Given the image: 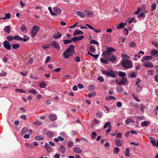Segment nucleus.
<instances>
[{"label":"nucleus","instance_id":"obj_51","mask_svg":"<svg viewBox=\"0 0 158 158\" xmlns=\"http://www.w3.org/2000/svg\"><path fill=\"white\" fill-rule=\"evenodd\" d=\"M29 92L33 94H35L37 93L36 90L33 88L31 89L29 91Z\"/></svg>","mask_w":158,"mask_h":158},{"label":"nucleus","instance_id":"obj_21","mask_svg":"<svg viewBox=\"0 0 158 158\" xmlns=\"http://www.w3.org/2000/svg\"><path fill=\"white\" fill-rule=\"evenodd\" d=\"M46 135L48 138H51L54 136V134L52 131H49L47 132Z\"/></svg>","mask_w":158,"mask_h":158},{"label":"nucleus","instance_id":"obj_27","mask_svg":"<svg viewBox=\"0 0 158 158\" xmlns=\"http://www.w3.org/2000/svg\"><path fill=\"white\" fill-rule=\"evenodd\" d=\"M15 91L16 92L24 93H26L25 91L21 89H15Z\"/></svg>","mask_w":158,"mask_h":158},{"label":"nucleus","instance_id":"obj_60","mask_svg":"<svg viewBox=\"0 0 158 158\" xmlns=\"http://www.w3.org/2000/svg\"><path fill=\"white\" fill-rule=\"evenodd\" d=\"M89 49L90 51L91 52H94L95 51V47L94 46H90Z\"/></svg>","mask_w":158,"mask_h":158},{"label":"nucleus","instance_id":"obj_46","mask_svg":"<svg viewBox=\"0 0 158 158\" xmlns=\"http://www.w3.org/2000/svg\"><path fill=\"white\" fill-rule=\"evenodd\" d=\"M73 144V143L72 141H69L68 143V146L69 148H71Z\"/></svg>","mask_w":158,"mask_h":158},{"label":"nucleus","instance_id":"obj_19","mask_svg":"<svg viewBox=\"0 0 158 158\" xmlns=\"http://www.w3.org/2000/svg\"><path fill=\"white\" fill-rule=\"evenodd\" d=\"M130 148H127L126 149L125 155V156L127 157H129L130 156V155L129 154V151Z\"/></svg>","mask_w":158,"mask_h":158},{"label":"nucleus","instance_id":"obj_5","mask_svg":"<svg viewBox=\"0 0 158 158\" xmlns=\"http://www.w3.org/2000/svg\"><path fill=\"white\" fill-rule=\"evenodd\" d=\"M50 45L55 48L57 49L58 51H59L60 49L61 48L59 44L56 41L52 42L50 43Z\"/></svg>","mask_w":158,"mask_h":158},{"label":"nucleus","instance_id":"obj_42","mask_svg":"<svg viewBox=\"0 0 158 158\" xmlns=\"http://www.w3.org/2000/svg\"><path fill=\"white\" fill-rule=\"evenodd\" d=\"M145 14L143 12H141L139 15H138L137 18H140L142 17L144 18L145 17Z\"/></svg>","mask_w":158,"mask_h":158},{"label":"nucleus","instance_id":"obj_25","mask_svg":"<svg viewBox=\"0 0 158 158\" xmlns=\"http://www.w3.org/2000/svg\"><path fill=\"white\" fill-rule=\"evenodd\" d=\"M59 150L62 153H65V148L64 146L61 145L60 146V148H59Z\"/></svg>","mask_w":158,"mask_h":158},{"label":"nucleus","instance_id":"obj_18","mask_svg":"<svg viewBox=\"0 0 158 158\" xmlns=\"http://www.w3.org/2000/svg\"><path fill=\"white\" fill-rule=\"evenodd\" d=\"M152 57L151 56H145L142 60V61L144 62L145 61H146L148 60H151L152 59Z\"/></svg>","mask_w":158,"mask_h":158},{"label":"nucleus","instance_id":"obj_15","mask_svg":"<svg viewBox=\"0 0 158 158\" xmlns=\"http://www.w3.org/2000/svg\"><path fill=\"white\" fill-rule=\"evenodd\" d=\"M84 33L80 30H75L73 33V35L75 36L77 35H83Z\"/></svg>","mask_w":158,"mask_h":158},{"label":"nucleus","instance_id":"obj_53","mask_svg":"<svg viewBox=\"0 0 158 158\" xmlns=\"http://www.w3.org/2000/svg\"><path fill=\"white\" fill-rule=\"evenodd\" d=\"M6 39L9 41H11L14 39V37L12 36H7L6 37Z\"/></svg>","mask_w":158,"mask_h":158},{"label":"nucleus","instance_id":"obj_48","mask_svg":"<svg viewBox=\"0 0 158 158\" xmlns=\"http://www.w3.org/2000/svg\"><path fill=\"white\" fill-rule=\"evenodd\" d=\"M96 94V93L95 92H92L91 93L89 94L88 95V97H89V98L91 97L92 96H95Z\"/></svg>","mask_w":158,"mask_h":158},{"label":"nucleus","instance_id":"obj_58","mask_svg":"<svg viewBox=\"0 0 158 158\" xmlns=\"http://www.w3.org/2000/svg\"><path fill=\"white\" fill-rule=\"evenodd\" d=\"M100 61L102 63H104L107 64H108V61L103 58H101Z\"/></svg>","mask_w":158,"mask_h":158},{"label":"nucleus","instance_id":"obj_1","mask_svg":"<svg viewBox=\"0 0 158 158\" xmlns=\"http://www.w3.org/2000/svg\"><path fill=\"white\" fill-rule=\"evenodd\" d=\"M75 47V46L73 45H70L63 53L62 54V56L65 59H68L69 56H72L74 53V47Z\"/></svg>","mask_w":158,"mask_h":158},{"label":"nucleus","instance_id":"obj_10","mask_svg":"<svg viewBox=\"0 0 158 158\" xmlns=\"http://www.w3.org/2000/svg\"><path fill=\"white\" fill-rule=\"evenodd\" d=\"M114 141L116 145L118 147L121 146L123 143V140L119 139H115Z\"/></svg>","mask_w":158,"mask_h":158},{"label":"nucleus","instance_id":"obj_64","mask_svg":"<svg viewBox=\"0 0 158 158\" xmlns=\"http://www.w3.org/2000/svg\"><path fill=\"white\" fill-rule=\"evenodd\" d=\"M10 13H7L5 15V16L6 19H9L10 18Z\"/></svg>","mask_w":158,"mask_h":158},{"label":"nucleus","instance_id":"obj_63","mask_svg":"<svg viewBox=\"0 0 158 158\" xmlns=\"http://www.w3.org/2000/svg\"><path fill=\"white\" fill-rule=\"evenodd\" d=\"M122 133L119 132L117 134L116 137L118 138H122Z\"/></svg>","mask_w":158,"mask_h":158},{"label":"nucleus","instance_id":"obj_16","mask_svg":"<svg viewBox=\"0 0 158 158\" xmlns=\"http://www.w3.org/2000/svg\"><path fill=\"white\" fill-rule=\"evenodd\" d=\"M76 14L78 16H80L81 18H84L86 16L81 11H77L76 12Z\"/></svg>","mask_w":158,"mask_h":158},{"label":"nucleus","instance_id":"obj_50","mask_svg":"<svg viewBox=\"0 0 158 158\" xmlns=\"http://www.w3.org/2000/svg\"><path fill=\"white\" fill-rule=\"evenodd\" d=\"M27 131V129L26 127H23L21 133L22 134H25Z\"/></svg>","mask_w":158,"mask_h":158},{"label":"nucleus","instance_id":"obj_3","mask_svg":"<svg viewBox=\"0 0 158 158\" xmlns=\"http://www.w3.org/2000/svg\"><path fill=\"white\" fill-rule=\"evenodd\" d=\"M102 72L103 74H106L107 76L114 78L116 77V75L117 74V73H115L112 70H102Z\"/></svg>","mask_w":158,"mask_h":158},{"label":"nucleus","instance_id":"obj_59","mask_svg":"<svg viewBox=\"0 0 158 158\" xmlns=\"http://www.w3.org/2000/svg\"><path fill=\"white\" fill-rule=\"evenodd\" d=\"M141 10L140 9V7H138L137 8V10L134 13V14L135 15H137L138 14L139 12V11H141Z\"/></svg>","mask_w":158,"mask_h":158},{"label":"nucleus","instance_id":"obj_4","mask_svg":"<svg viewBox=\"0 0 158 158\" xmlns=\"http://www.w3.org/2000/svg\"><path fill=\"white\" fill-rule=\"evenodd\" d=\"M115 50L112 47L107 48L106 51H104L102 53V55L104 57L106 56H109L111 55V52L112 51H115Z\"/></svg>","mask_w":158,"mask_h":158},{"label":"nucleus","instance_id":"obj_39","mask_svg":"<svg viewBox=\"0 0 158 158\" xmlns=\"http://www.w3.org/2000/svg\"><path fill=\"white\" fill-rule=\"evenodd\" d=\"M124 27V24L123 23H120L118 26L117 27V29H122Z\"/></svg>","mask_w":158,"mask_h":158},{"label":"nucleus","instance_id":"obj_26","mask_svg":"<svg viewBox=\"0 0 158 158\" xmlns=\"http://www.w3.org/2000/svg\"><path fill=\"white\" fill-rule=\"evenodd\" d=\"M150 124V123L148 121H144L142 122L141 123V126L142 127H144L148 125V124Z\"/></svg>","mask_w":158,"mask_h":158},{"label":"nucleus","instance_id":"obj_62","mask_svg":"<svg viewBox=\"0 0 158 158\" xmlns=\"http://www.w3.org/2000/svg\"><path fill=\"white\" fill-rule=\"evenodd\" d=\"M74 60H75V61L77 62H79L80 60H80V58L78 56H76L75 57V58H74Z\"/></svg>","mask_w":158,"mask_h":158},{"label":"nucleus","instance_id":"obj_24","mask_svg":"<svg viewBox=\"0 0 158 158\" xmlns=\"http://www.w3.org/2000/svg\"><path fill=\"white\" fill-rule=\"evenodd\" d=\"M54 10L55 12L57 14H60L61 12V9L59 8L55 7L54 8Z\"/></svg>","mask_w":158,"mask_h":158},{"label":"nucleus","instance_id":"obj_56","mask_svg":"<svg viewBox=\"0 0 158 158\" xmlns=\"http://www.w3.org/2000/svg\"><path fill=\"white\" fill-rule=\"evenodd\" d=\"M156 5L155 3H153L151 6V9L152 10H155L156 9Z\"/></svg>","mask_w":158,"mask_h":158},{"label":"nucleus","instance_id":"obj_22","mask_svg":"<svg viewBox=\"0 0 158 158\" xmlns=\"http://www.w3.org/2000/svg\"><path fill=\"white\" fill-rule=\"evenodd\" d=\"M44 147L48 152L52 150V148L47 143H45Z\"/></svg>","mask_w":158,"mask_h":158},{"label":"nucleus","instance_id":"obj_40","mask_svg":"<svg viewBox=\"0 0 158 158\" xmlns=\"http://www.w3.org/2000/svg\"><path fill=\"white\" fill-rule=\"evenodd\" d=\"M102 112H100L99 111H98L96 113V116L98 118H102Z\"/></svg>","mask_w":158,"mask_h":158},{"label":"nucleus","instance_id":"obj_32","mask_svg":"<svg viewBox=\"0 0 158 158\" xmlns=\"http://www.w3.org/2000/svg\"><path fill=\"white\" fill-rule=\"evenodd\" d=\"M157 54H158V51L157 50L154 49L151 51V54L153 56L157 55Z\"/></svg>","mask_w":158,"mask_h":158},{"label":"nucleus","instance_id":"obj_49","mask_svg":"<svg viewBox=\"0 0 158 158\" xmlns=\"http://www.w3.org/2000/svg\"><path fill=\"white\" fill-rule=\"evenodd\" d=\"M89 43L91 44H99L98 43V42L97 41L95 40H93V39L90 40L89 41Z\"/></svg>","mask_w":158,"mask_h":158},{"label":"nucleus","instance_id":"obj_12","mask_svg":"<svg viewBox=\"0 0 158 158\" xmlns=\"http://www.w3.org/2000/svg\"><path fill=\"white\" fill-rule=\"evenodd\" d=\"M85 14L88 17H91L93 15V12L92 11L86 10H85Z\"/></svg>","mask_w":158,"mask_h":158},{"label":"nucleus","instance_id":"obj_9","mask_svg":"<svg viewBox=\"0 0 158 158\" xmlns=\"http://www.w3.org/2000/svg\"><path fill=\"white\" fill-rule=\"evenodd\" d=\"M127 79L125 77H123L122 80H121L118 83V85H126L127 83Z\"/></svg>","mask_w":158,"mask_h":158},{"label":"nucleus","instance_id":"obj_30","mask_svg":"<svg viewBox=\"0 0 158 158\" xmlns=\"http://www.w3.org/2000/svg\"><path fill=\"white\" fill-rule=\"evenodd\" d=\"M126 74L122 71H119L118 72V76L120 77H124L126 76Z\"/></svg>","mask_w":158,"mask_h":158},{"label":"nucleus","instance_id":"obj_37","mask_svg":"<svg viewBox=\"0 0 158 158\" xmlns=\"http://www.w3.org/2000/svg\"><path fill=\"white\" fill-rule=\"evenodd\" d=\"M72 39L71 40H63V42H64V44H70L72 42Z\"/></svg>","mask_w":158,"mask_h":158},{"label":"nucleus","instance_id":"obj_36","mask_svg":"<svg viewBox=\"0 0 158 158\" xmlns=\"http://www.w3.org/2000/svg\"><path fill=\"white\" fill-rule=\"evenodd\" d=\"M97 135V133L94 132L93 131L92 133L91 134V138L92 139H94L95 138V137Z\"/></svg>","mask_w":158,"mask_h":158},{"label":"nucleus","instance_id":"obj_31","mask_svg":"<svg viewBox=\"0 0 158 158\" xmlns=\"http://www.w3.org/2000/svg\"><path fill=\"white\" fill-rule=\"evenodd\" d=\"M133 121L134 120L131 118H128L125 120V123L127 125H128L130 123L133 122Z\"/></svg>","mask_w":158,"mask_h":158},{"label":"nucleus","instance_id":"obj_34","mask_svg":"<svg viewBox=\"0 0 158 158\" xmlns=\"http://www.w3.org/2000/svg\"><path fill=\"white\" fill-rule=\"evenodd\" d=\"M20 29L23 32L26 31H27V28L24 25H23L21 27Z\"/></svg>","mask_w":158,"mask_h":158},{"label":"nucleus","instance_id":"obj_44","mask_svg":"<svg viewBox=\"0 0 158 158\" xmlns=\"http://www.w3.org/2000/svg\"><path fill=\"white\" fill-rule=\"evenodd\" d=\"M35 139L37 140H42L44 139L43 137L39 136H36L35 137Z\"/></svg>","mask_w":158,"mask_h":158},{"label":"nucleus","instance_id":"obj_61","mask_svg":"<svg viewBox=\"0 0 158 158\" xmlns=\"http://www.w3.org/2000/svg\"><path fill=\"white\" fill-rule=\"evenodd\" d=\"M6 74V73L4 71H2V72L0 73V76H5Z\"/></svg>","mask_w":158,"mask_h":158},{"label":"nucleus","instance_id":"obj_20","mask_svg":"<svg viewBox=\"0 0 158 158\" xmlns=\"http://www.w3.org/2000/svg\"><path fill=\"white\" fill-rule=\"evenodd\" d=\"M49 118L50 120L52 121H55L57 118L56 116L53 114L50 115L49 116Z\"/></svg>","mask_w":158,"mask_h":158},{"label":"nucleus","instance_id":"obj_6","mask_svg":"<svg viewBox=\"0 0 158 158\" xmlns=\"http://www.w3.org/2000/svg\"><path fill=\"white\" fill-rule=\"evenodd\" d=\"M105 57L107 60H109L112 62H114L116 59V57L114 55H111L109 56H106V57Z\"/></svg>","mask_w":158,"mask_h":158},{"label":"nucleus","instance_id":"obj_41","mask_svg":"<svg viewBox=\"0 0 158 158\" xmlns=\"http://www.w3.org/2000/svg\"><path fill=\"white\" fill-rule=\"evenodd\" d=\"M31 34L32 37H34L37 34V32L35 31L34 30H32L31 31Z\"/></svg>","mask_w":158,"mask_h":158},{"label":"nucleus","instance_id":"obj_2","mask_svg":"<svg viewBox=\"0 0 158 158\" xmlns=\"http://www.w3.org/2000/svg\"><path fill=\"white\" fill-rule=\"evenodd\" d=\"M125 69L131 68L132 67V64L129 60H126L123 61L121 64Z\"/></svg>","mask_w":158,"mask_h":158},{"label":"nucleus","instance_id":"obj_38","mask_svg":"<svg viewBox=\"0 0 158 158\" xmlns=\"http://www.w3.org/2000/svg\"><path fill=\"white\" fill-rule=\"evenodd\" d=\"M129 20V21L128 22V23L129 24L131 23L132 22H133L134 23H135L137 22V20L135 19V18L134 17L131 18V19Z\"/></svg>","mask_w":158,"mask_h":158},{"label":"nucleus","instance_id":"obj_43","mask_svg":"<svg viewBox=\"0 0 158 158\" xmlns=\"http://www.w3.org/2000/svg\"><path fill=\"white\" fill-rule=\"evenodd\" d=\"M48 10H49V11L50 12L51 14L54 16H56L57 15L55 13L53 12L52 10V8L51 7H48Z\"/></svg>","mask_w":158,"mask_h":158},{"label":"nucleus","instance_id":"obj_23","mask_svg":"<svg viewBox=\"0 0 158 158\" xmlns=\"http://www.w3.org/2000/svg\"><path fill=\"white\" fill-rule=\"evenodd\" d=\"M149 139H150L151 142L152 143L153 146H156V141L155 139L152 137H150Z\"/></svg>","mask_w":158,"mask_h":158},{"label":"nucleus","instance_id":"obj_13","mask_svg":"<svg viewBox=\"0 0 158 158\" xmlns=\"http://www.w3.org/2000/svg\"><path fill=\"white\" fill-rule=\"evenodd\" d=\"M73 151L76 153H81L82 151V150L78 147H75L73 148Z\"/></svg>","mask_w":158,"mask_h":158},{"label":"nucleus","instance_id":"obj_45","mask_svg":"<svg viewBox=\"0 0 158 158\" xmlns=\"http://www.w3.org/2000/svg\"><path fill=\"white\" fill-rule=\"evenodd\" d=\"M32 30L37 32L39 31L40 28L38 26H35L33 27Z\"/></svg>","mask_w":158,"mask_h":158},{"label":"nucleus","instance_id":"obj_29","mask_svg":"<svg viewBox=\"0 0 158 158\" xmlns=\"http://www.w3.org/2000/svg\"><path fill=\"white\" fill-rule=\"evenodd\" d=\"M111 125V123L110 122H106L103 126L104 129L106 128L108 126H109V127H111L112 126H110Z\"/></svg>","mask_w":158,"mask_h":158},{"label":"nucleus","instance_id":"obj_55","mask_svg":"<svg viewBox=\"0 0 158 158\" xmlns=\"http://www.w3.org/2000/svg\"><path fill=\"white\" fill-rule=\"evenodd\" d=\"M14 39L16 40H20L22 39V38L18 35L14 36Z\"/></svg>","mask_w":158,"mask_h":158},{"label":"nucleus","instance_id":"obj_14","mask_svg":"<svg viewBox=\"0 0 158 158\" xmlns=\"http://www.w3.org/2000/svg\"><path fill=\"white\" fill-rule=\"evenodd\" d=\"M62 35V34H61L59 32L57 31L56 34L53 35L52 38L55 39H57L60 38Z\"/></svg>","mask_w":158,"mask_h":158},{"label":"nucleus","instance_id":"obj_35","mask_svg":"<svg viewBox=\"0 0 158 158\" xmlns=\"http://www.w3.org/2000/svg\"><path fill=\"white\" fill-rule=\"evenodd\" d=\"M136 44L133 42H131L129 43V46L130 47L134 48L136 46Z\"/></svg>","mask_w":158,"mask_h":158},{"label":"nucleus","instance_id":"obj_11","mask_svg":"<svg viewBox=\"0 0 158 158\" xmlns=\"http://www.w3.org/2000/svg\"><path fill=\"white\" fill-rule=\"evenodd\" d=\"M84 38V36L81 35L78 37H75L72 39V41L75 42L77 41L81 40Z\"/></svg>","mask_w":158,"mask_h":158},{"label":"nucleus","instance_id":"obj_47","mask_svg":"<svg viewBox=\"0 0 158 158\" xmlns=\"http://www.w3.org/2000/svg\"><path fill=\"white\" fill-rule=\"evenodd\" d=\"M33 124L35 125H41L42 123L39 121L36 120L33 123Z\"/></svg>","mask_w":158,"mask_h":158},{"label":"nucleus","instance_id":"obj_17","mask_svg":"<svg viewBox=\"0 0 158 158\" xmlns=\"http://www.w3.org/2000/svg\"><path fill=\"white\" fill-rule=\"evenodd\" d=\"M4 32L9 34L10 32V26L8 25L7 26H5L4 29Z\"/></svg>","mask_w":158,"mask_h":158},{"label":"nucleus","instance_id":"obj_7","mask_svg":"<svg viewBox=\"0 0 158 158\" xmlns=\"http://www.w3.org/2000/svg\"><path fill=\"white\" fill-rule=\"evenodd\" d=\"M4 47L8 50H10L11 49V46L10 45V43L6 40L4 42Z\"/></svg>","mask_w":158,"mask_h":158},{"label":"nucleus","instance_id":"obj_33","mask_svg":"<svg viewBox=\"0 0 158 158\" xmlns=\"http://www.w3.org/2000/svg\"><path fill=\"white\" fill-rule=\"evenodd\" d=\"M12 47L14 49H17L19 47V45L18 44H13L12 45Z\"/></svg>","mask_w":158,"mask_h":158},{"label":"nucleus","instance_id":"obj_8","mask_svg":"<svg viewBox=\"0 0 158 158\" xmlns=\"http://www.w3.org/2000/svg\"><path fill=\"white\" fill-rule=\"evenodd\" d=\"M142 65L145 67L152 68L153 67V65L151 62L147 61L146 63H143Z\"/></svg>","mask_w":158,"mask_h":158},{"label":"nucleus","instance_id":"obj_52","mask_svg":"<svg viewBox=\"0 0 158 158\" xmlns=\"http://www.w3.org/2000/svg\"><path fill=\"white\" fill-rule=\"evenodd\" d=\"M140 110L141 111L143 112L144 111V109L145 108V106L143 104H141L140 105Z\"/></svg>","mask_w":158,"mask_h":158},{"label":"nucleus","instance_id":"obj_28","mask_svg":"<svg viewBox=\"0 0 158 158\" xmlns=\"http://www.w3.org/2000/svg\"><path fill=\"white\" fill-rule=\"evenodd\" d=\"M120 149L117 147H115L113 150V152L114 154H118L119 152Z\"/></svg>","mask_w":158,"mask_h":158},{"label":"nucleus","instance_id":"obj_54","mask_svg":"<svg viewBox=\"0 0 158 158\" xmlns=\"http://www.w3.org/2000/svg\"><path fill=\"white\" fill-rule=\"evenodd\" d=\"M40 86L41 88H44L46 86V84L44 82H42L40 84Z\"/></svg>","mask_w":158,"mask_h":158},{"label":"nucleus","instance_id":"obj_57","mask_svg":"<svg viewBox=\"0 0 158 158\" xmlns=\"http://www.w3.org/2000/svg\"><path fill=\"white\" fill-rule=\"evenodd\" d=\"M116 89L118 91L120 92H122L123 91V88L121 86H118L116 88Z\"/></svg>","mask_w":158,"mask_h":158}]
</instances>
